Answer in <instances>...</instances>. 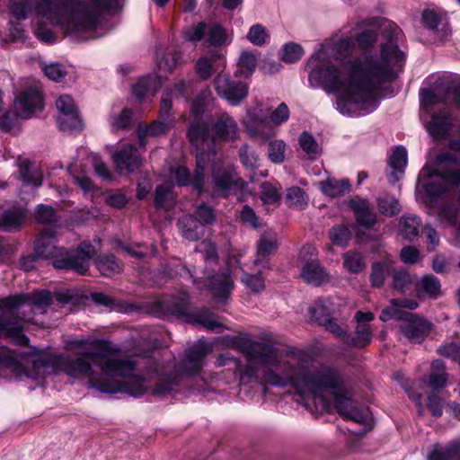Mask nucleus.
<instances>
[{"label":"nucleus","instance_id":"obj_1","mask_svg":"<svg viewBox=\"0 0 460 460\" xmlns=\"http://www.w3.org/2000/svg\"><path fill=\"white\" fill-rule=\"evenodd\" d=\"M231 346L241 351L247 359L243 366L241 361L229 353L221 354L217 358L218 367L231 371L241 381L245 378H258L261 367L273 366L279 373L272 369L264 371L261 383L278 387L291 385L303 398L311 395L315 403L319 402L323 410H329L331 401L323 395L329 392L337 412L346 420L365 423L367 415L347 396L341 374L335 368L323 366L308 370L296 358L288 361L279 359V349L269 340L256 341L249 338L237 336L231 340Z\"/></svg>","mask_w":460,"mask_h":460},{"label":"nucleus","instance_id":"obj_2","mask_svg":"<svg viewBox=\"0 0 460 460\" xmlns=\"http://www.w3.org/2000/svg\"><path fill=\"white\" fill-rule=\"evenodd\" d=\"M378 24L383 26L382 37L387 40L380 57H367L364 66L357 58L345 62L341 68L328 64L312 72L319 75L326 90L341 93L337 105L343 114L351 113L353 105L371 100L383 84L397 78L404 66V53L395 44L402 33L400 28L392 22Z\"/></svg>","mask_w":460,"mask_h":460},{"label":"nucleus","instance_id":"obj_3","mask_svg":"<svg viewBox=\"0 0 460 460\" xmlns=\"http://www.w3.org/2000/svg\"><path fill=\"white\" fill-rule=\"evenodd\" d=\"M66 349L75 354L71 356L45 355L32 362L38 375H46L51 371L63 370L71 376H84L89 378L91 387L102 393H125L132 396L143 395L147 391L145 379L134 376L126 381L102 379L93 376V366H97L106 374L128 376L140 364L137 359H119L112 358L119 349L103 339H76L66 345Z\"/></svg>","mask_w":460,"mask_h":460},{"label":"nucleus","instance_id":"obj_4","mask_svg":"<svg viewBox=\"0 0 460 460\" xmlns=\"http://www.w3.org/2000/svg\"><path fill=\"white\" fill-rule=\"evenodd\" d=\"M115 3L116 0H35L34 7L39 15L67 34L93 31L102 13Z\"/></svg>","mask_w":460,"mask_h":460},{"label":"nucleus","instance_id":"obj_5","mask_svg":"<svg viewBox=\"0 0 460 460\" xmlns=\"http://www.w3.org/2000/svg\"><path fill=\"white\" fill-rule=\"evenodd\" d=\"M52 302V294L44 289L0 298V333L27 346L29 338L22 332L23 323L33 320L35 309L44 313Z\"/></svg>","mask_w":460,"mask_h":460},{"label":"nucleus","instance_id":"obj_6","mask_svg":"<svg viewBox=\"0 0 460 460\" xmlns=\"http://www.w3.org/2000/svg\"><path fill=\"white\" fill-rule=\"evenodd\" d=\"M33 252L39 259H53V266L58 270H70L85 275L90 261L96 250L89 242H83L75 250H67L56 245V235L52 229L42 231L34 241Z\"/></svg>","mask_w":460,"mask_h":460},{"label":"nucleus","instance_id":"obj_7","mask_svg":"<svg viewBox=\"0 0 460 460\" xmlns=\"http://www.w3.org/2000/svg\"><path fill=\"white\" fill-rule=\"evenodd\" d=\"M189 85L184 81H179L171 88L164 91L159 109V118L153 121L149 126L138 125L137 137L139 146H146V137H159L166 134L175 123V119L170 114L173 99L184 98L188 100L190 97Z\"/></svg>","mask_w":460,"mask_h":460},{"label":"nucleus","instance_id":"obj_8","mask_svg":"<svg viewBox=\"0 0 460 460\" xmlns=\"http://www.w3.org/2000/svg\"><path fill=\"white\" fill-rule=\"evenodd\" d=\"M317 249L313 244H305L302 247L298 260L301 262V278L314 287H319L329 282V274L315 258Z\"/></svg>","mask_w":460,"mask_h":460},{"label":"nucleus","instance_id":"obj_9","mask_svg":"<svg viewBox=\"0 0 460 460\" xmlns=\"http://www.w3.org/2000/svg\"><path fill=\"white\" fill-rule=\"evenodd\" d=\"M213 191L222 198H228L233 193L242 190L244 181L230 166H215L212 170Z\"/></svg>","mask_w":460,"mask_h":460},{"label":"nucleus","instance_id":"obj_10","mask_svg":"<svg viewBox=\"0 0 460 460\" xmlns=\"http://www.w3.org/2000/svg\"><path fill=\"white\" fill-rule=\"evenodd\" d=\"M214 86L219 97L239 104L248 94V85L242 81L232 80L230 75L219 73L214 79Z\"/></svg>","mask_w":460,"mask_h":460},{"label":"nucleus","instance_id":"obj_11","mask_svg":"<svg viewBox=\"0 0 460 460\" xmlns=\"http://www.w3.org/2000/svg\"><path fill=\"white\" fill-rule=\"evenodd\" d=\"M399 329L409 341L420 344L430 333L432 323L422 316L409 312L404 320L400 323Z\"/></svg>","mask_w":460,"mask_h":460},{"label":"nucleus","instance_id":"obj_12","mask_svg":"<svg viewBox=\"0 0 460 460\" xmlns=\"http://www.w3.org/2000/svg\"><path fill=\"white\" fill-rule=\"evenodd\" d=\"M143 359L145 370L149 374L155 373L157 376L158 382L153 389L154 395L164 396L179 385V376L177 374L164 372L159 364L149 355L145 356Z\"/></svg>","mask_w":460,"mask_h":460},{"label":"nucleus","instance_id":"obj_13","mask_svg":"<svg viewBox=\"0 0 460 460\" xmlns=\"http://www.w3.org/2000/svg\"><path fill=\"white\" fill-rule=\"evenodd\" d=\"M56 106L61 113L58 119V127L61 130L82 129L83 121L79 116L78 109L70 95H61L57 100Z\"/></svg>","mask_w":460,"mask_h":460},{"label":"nucleus","instance_id":"obj_14","mask_svg":"<svg viewBox=\"0 0 460 460\" xmlns=\"http://www.w3.org/2000/svg\"><path fill=\"white\" fill-rule=\"evenodd\" d=\"M211 351L212 346L205 342L195 344L189 348L185 352V358L181 365L182 374H199L202 369L205 358Z\"/></svg>","mask_w":460,"mask_h":460},{"label":"nucleus","instance_id":"obj_15","mask_svg":"<svg viewBox=\"0 0 460 460\" xmlns=\"http://www.w3.org/2000/svg\"><path fill=\"white\" fill-rule=\"evenodd\" d=\"M42 94L36 88H29L22 92L14 102V108L18 115L22 119H28L32 114L42 109Z\"/></svg>","mask_w":460,"mask_h":460},{"label":"nucleus","instance_id":"obj_16","mask_svg":"<svg viewBox=\"0 0 460 460\" xmlns=\"http://www.w3.org/2000/svg\"><path fill=\"white\" fill-rule=\"evenodd\" d=\"M113 160L120 172L123 171L133 172L141 165V158L138 150L132 145H127L119 151L114 153Z\"/></svg>","mask_w":460,"mask_h":460},{"label":"nucleus","instance_id":"obj_17","mask_svg":"<svg viewBox=\"0 0 460 460\" xmlns=\"http://www.w3.org/2000/svg\"><path fill=\"white\" fill-rule=\"evenodd\" d=\"M187 137L190 143L196 148H208L211 150L215 143V137L209 135L208 125L199 120L190 124Z\"/></svg>","mask_w":460,"mask_h":460},{"label":"nucleus","instance_id":"obj_18","mask_svg":"<svg viewBox=\"0 0 460 460\" xmlns=\"http://www.w3.org/2000/svg\"><path fill=\"white\" fill-rule=\"evenodd\" d=\"M454 127L452 114L449 111L443 110L435 112L429 123L428 130L435 138H446L449 136Z\"/></svg>","mask_w":460,"mask_h":460},{"label":"nucleus","instance_id":"obj_19","mask_svg":"<svg viewBox=\"0 0 460 460\" xmlns=\"http://www.w3.org/2000/svg\"><path fill=\"white\" fill-rule=\"evenodd\" d=\"M215 137L222 141H234L238 137V126L235 120L226 113L220 114L213 123Z\"/></svg>","mask_w":460,"mask_h":460},{"label":"nucleus","instance_id":"obj_20","mask_svg":"<svg viewBox=\"0 0 460 460\" xmlns=\"http://www.w3.org/2000/svg\"><path fill=\"white\" fill-rule=\"evenodd\" d=\"M349 207L353 210L357 223L367 229H372L376 223V214L367 199H351Z\"/></svg>","mask_w":460,"mask_h":460},{"label":"nucleus","instance_id":"obj_21","mask_svg":"<svg viewBox=\"0 0 460 460\" xmlns=\"http://www.w3.org/2000/svg\"><path fill=\"white\" fill-rule=\"evenodd\" d=\"M166 313L175 315L178 318H183L187 322L191 313H189V295L185 291L179 292L170 298L160 302Z\"/></svg>","mask_w":460,"mask_h":460},{"label":"nucleus","instance_id":"obj_22","mask_svg":"<svg viewBox=\"0 0 460 460\" xmlns=\"http://www.w3.org/2000/svg\"><path fill=\"white\" fill-rule=\"evenodd\" d=\"M415 291L419 298L437 299L441 296V284L436 276L427 274L416 282Z\"/></svg>","mask_w":460,"mask_h":460},{"label":"nucleus","instance_id":"obj_23","mask_svg":"<svg viewBox=\"0 0 460 460\" xmlns=\"http://www.w3.org/2000/svg\"><path fill=\"white\" fill-rule=\"evenodd\" d=\"M208 286L215 297L226 298L234 288V283L228 273L222 272L208 277Z\"/></svg>","mask_w":460,"mask_h":460},{"label":"nucleus","instance_id":"obj_24","mask_svg":"<svg viewBox=\"0 0 460 460\" xmlns=\"http://www.w3.org/2000/svg\"><path fill=\"white\" fill-rule=\"evenodd\" d=\"M322 192L331 198H337L350 191V183L345 179L329 177L319 182Z\"/></svg>","mask_w":460,"mask_h":460},{"label":"nucleus","instance_id":"obj_25","mask_svg":"<svg viewBox=\"0 0 460 460\" xmlns=\"http://www.w3.org/2000/svg\"><path fill=\"white\" fill-rule=\"evenodd\" d=\"M289 114L290 111L288 105L285 102H282L270 112L269 117L255 116L252 118V122L258 127H265L269 123L279 126L288 119Z\"/></svg>","mask_w":460,"mask_h":460},{"label":"nucleus","instance_id":"obj_26","mask_svg":"<svg viewBox=\"0 0 460 460\" xmlns=\"http://www.w3.org/2000/svg\"><path fill=\"white\" fill-rule=\"evenodd\" d=\"M429 459L460 460V440L452 441L445 447H441L438 444H435L429 456Z\"/></svg>","mask_w":460,"mask_h":460},{"label":"nucleus","instance_id":"obj_27","mask_svg":"<svg viewBox=\"0 0 460 460\" xmlns=\"http://www.w3.org/2000/svg\"><path fill=\"white\" fill-rule=\"evenodd\" d=\"M197 155H196V171L194 173V190L197 191L199 195L202 194L204 191V179H205V169L207 167L209 155L206 152L208 150V148H196Z\"/></svg>","mask_w":460,"mask_h":460},{"label":"nucleus","instance_id":"obj_28","mask_svg":"<svg viewBox=\"0 0 460 460\" xmlns=\"http://www.w3.org/2000/svg\"><path fill=\"white\" fill-rule=\"evenodd\" d=\"M94 263L100 273L104 277L111 278L123 270V264L112 254L99 256Z\"/></svg>","mask_w":460,"mask_h":460},{"label":"nucleus","instance_id":"obj_29","mask_svg":"<svg viewBox=\"0 0 460 460\" xmlns=\"http://www.w3.org/2000/svg\"><path fill=\"white\" fill-rule=\"evenodd\" d=\"M187 322L201 325L209 331L223 328V324L219 323L217 316L207 309H201L195 313H191Z\"/></svg>","mask_w":460,"mask_h":460},{"label":"nucleus","instance_id":"obj_30","mask_svg":"<svg viewBox=\"0 0 460 460\" xmlns=\"http://www.w3.org/2000/svg\"><path fill=\"white\" fill-rule=\"evenodd\" d=\"M181 235L190 241H197L203 235L199 226V222L191 215H185L178 220Z\"/></svg>","mask_w":460,"mask_h":460},{"label":"nucleus","instance_id":"obj_31","mask_svg":"<svg viewBox=\"0 0 460 460\" xmlns=\"http://www.w3.org/2000/svg\"><path fill=\"white\" fill-rule=\"evenodd\" d=\"M175 199L173 186L171 184L158 185L155 191L154 205L157 209H169Z\"/></svg>","mask_w":460,"mask_h":460},{"label":"nucleus","instance_id":"obj_32","mask_svg":"<svg viewBox=\"0 0 460 460\" xmlns=\"http://www.w3.org/2000/svg\"><path fill=\"white\" fill-rule=\"evenodd\" d=\"M307 193L297 186H292L287 190L285 195V203L290 208L302 210L308 205Z\"/></svg>","mask_w":460,"mask_h":460},{"label":"nucleus","instance_id":"obj_33","mask_svg":"<svg viewBox=\"0 0 460 460\" xmlns=\"http://www.w3.org/2000/svg\"><path fill=\"white\" fill-rule=\"evenodd\" d=\"M392 262L390 261L374 262L371 266L370 282L374 288H380L384 285L387 275H392Z\"/></svg>","mask_w":460,"mask_h":460},{"label":"nucleus","instance_id":"obj_34","mask_svg":"<svg viewBox=\"0 0 460 460\" xmlns=\"http://www.w3.org/2000/svg\"><path fill=\"white\" fill-rule=\"evenodd\" d=\"M19 168L20 175L24 183L31 184L34 187H40L42 184V172L29 161L24 160L21 162Z\"/></svg>","mask_w":460,"mask_h":460},{"label":"nucleus","instance_id":"obj_35","mask_svg":"<svg viewBox=\"0 0 460 460\" xmlns=\"http://www.w3.org/2000/svg\"><path fill=\"white\" fill-rule=\"evenodd\" d=\"M25 213L21 209H10L4 212L0 218V228L4 231L18 229L23 224Z\"/></svg>","mask_w":460,"mask_h":460},{"label":"nucleus","instance_id":"obj_36","mask_svg":"<svg viewBox=\"0 0 460 460\" xmlns=\"http://www.w3.org/2000/svg\"><path fill=\"white\" fill-rule=\"evenodd\" d=\"M420 226L421 221L416 216L407 215L402 217L400 219L401 233L402 236L409 241H412L419 235Z\"/></svg>","mask_w":460,"mask_h":460},{"label":"nucleus","instance_id":"obj_37","mask_svg":"<svg viewBox=\"0 0 460 460\" xmlns=\"http://www.w3.org/2000/svg\"><path fill=\"white\" fill-rule=\"evenodd\" d=\"M421 103L425 107L433 106L447 101L446 85H437L435 89H423L420 92Z\"/></svg>","mask_w":460,"mask_h":460},{"label":"nucleus","instance_id":"obj_38","mask_svg":"<svg viewBox=\"0 0 460 460\" xmlns=\"http://www.w3.org/2000/svg\"><path fill=\"white\" fill-rule=\"evenodd\" d=\"M278 249V242L275 234H264L257 243V259L255 263L269 257Z\"/></svg>","mask_w":460,"mask_h":460},{"label":"nucleus","instance_id":"obj_39","mask_svg":"<svg viewBox=\"0 0 460 460\" xmlns=\"http://www.w3.org/2000/svg\"><path fill=\"white\" fill-rule=\"evenodd\" d=\"M431 370L429 376V385L435 390L444 387L447 381L445 363L440 359L434 360L431 364Z\"/></svg>","mask_w":460,"mask_h":460},{"label":"nucleus","instance_id":"obj_40","mask_svg":"<svg viewBox=\"0 0 460 460\" xmlns=\"http://www.w3.org/2000/svg\"><path fill=\"white\" fill-rule=\"evenodd\" d=\"M376 203L380 213L385 216L393 217L401 211L399 201L394 196L384 194L377 198Z\"/></svg>","mask_w":460,"mask_h":460},{"label":"nucleus","instance_id":"obj_41","mask_svg":"<svg viewBox=\"0 0 460 460\" xmlns=\"http://www.w3.org/2000/svg\"><path fill=\"white\" fill-rule=\"evenodd\" d=\"M372 330L368 323H358L356 327V336H351L349 346L356 348H364L371 342Z\"/></svg>","mask_w":460,"mask_h":460},{"label":"nucleus","instance_id":"obj_42","mask_svg":"<svg viewBox=\"0 0 460 460\" xmlns=\"http://www.w3.org/2000/svg\"><path fill=\"white\" fill-rule=\"evenodd\" d=\"M0 368H7L19 373L22 369V366L15 352L2 347L0 348Z\"/></svg>","mask_w":460,"mask_h":460},{"label":"nucleus","instance_id":"obj_43","mask_svg":"<svg viewBox=\"0 0 460 460\" xmlns=\"http://www.w3.org/2000/svg\"><path fill=\"white\" fill-rule=\"evenodd\" d=\"M393 288L401 292H405L412 284L413 279L411 274L402 268L392 270Z\"/></svg>","mask_w":460,"mask_h":460},{"label":"nucleus","instance_id":"obj_44","mask_svg":"<svg viewBox=\"0 0 460 460\" xmlns=\"http://www.w3.org/2000/svg\"><path fill=\"white\" fill-rule=\"evenodd\" d=\"M237 66V72L244 77H249L257 66L256 56L252 52H242Z\"/></svg>","mask_w":460,"mask_h":460},{"label":"nucleus","instance_id":"obj_45","mask_svg":"<svg viewBox=\"0 0 460 460\" xmlns=\"http://www.w3.org/2000/svg\"><path fill=\"white\" fill-rule=\"evenodd\" d=\"M155 82L150 77H142L140 78L132 87V93L138 99H143L149 93H154L155 92Z\"/></svg>","mask_w":460,"mask_h":460},{"label":"nucleus","instance_id":"obj_46","mask_svg":"<svg viewBox=\"0 0 460 460\" xmlns=\"http://www.w3.org/2000/svg\"><path fill=\"white\" fill-rule=\"evenodd\" d=\"M321 326H323L326 331L332 333L335 337L339 338L344 344L349 346L351 341V335L338 324L333 318L328 320L327 318L321 319Z\"/></svg>","mask_w":460,"mask_h":460},{"label":"nucleus","instance_id":"obj_47","mask_svg":"<svg viewBox=\"0 0 460 460\" xmlns=\"http://www.w3.org/2000/svg\"><path fill=\"white\" fill-rule=\"evenodd\" d=\"M343 266L350 273L356 274L362 271L366 265L360 253L348 252L344 254Z\"/></svg>","mask_w":460,"mask_h":460},{"label":"nucleus","instance_id":"obj_48","mask_svg":"<svg viewBox=\"0 0 460 460\" xmlns=\"http://www.w3.org/2000/svg\"><path fill=\"white\" fill-rule=\"evenodd\" d=\"M35 219L40 224L52 225L58 220L56 210L48 205H39L35 210Z\"/></svg>","mask_w":460,"mask_h":460},{"label":"nucleus","instance_id":"obj_49","mask_svg":"<svg viewBox=\"0 0 460 460\" xmlns=\"http://www.w3.org/2000/svg\"><path fill=\"white\" fill-rule=\"evenodd\" d=\"M332 242L339 246H346L350 240L351 233L346 226H333L329 233Z\"/></svg>","mask_w":460,"mask_h":460},{"label":"nucleus","instance_id":"obj_50","mask_svg":"<svg viewBox=\"0 0 460 460\" xmlns=\"http://www.w3.org/2000/svg\"><path fill=\"white\" fill-rule=\"evenodd\" d=\"M279 189L270 182H262L261 184V199L266 204H274L280 199Z\"/></svg>","mask_w":460,"mask_h":460},{"label":"nucleus","instance_id":"obj_51","mask_svg":"<svg viewBox=\"0 0 460 460\" xmlns=\"http://www.w3.org/2000/svg\"><path fill=\"white\" fill-rule=\"evenodd\" d=\"M355 50V42L351 39H341L334 44V52L337 59L350 57Z\"/></svg>","mask_w":460,"mask_h":460},{"label":"nucleus","instance_id":"obj_52","mask_svg":"<svg viewBox=\"0 0 460 460\" xmlns=\"http://www.w3.org/2000/svg\"><path fill=\"white\" fill-rule=\"evenodd\" d=\"M408 314L409 312L402 310V308H400L398 305H394L391 302L390 306H386L382 310L379 315V319L383 322H387L392 319H395L399 320L402 323L406 317V314Z\"/></svg>","mask_w":460,"mask_h":460},{"label":"nucleus","instance_id":"obj_53","mask_svg":"<svg viewBox=\"0 0 460 460\" xmlns=\"http://www.w3.org/2000/svg\"><path fill=\"white\" fill-rule=\"evenodd\" d=\"M407 163V152L402 146H397L389 158L390 166L397 172H402Z\"/></svg>","mask_w":460,"mask_h":460},{"label":"nucleus","instance_id":"obj_54","mask_svg":"<svg viewBox=\"0 0 460 460\" xmlns=\"http://www.w3.org/2000/svg\"><path fill=\"white\" fill-rule=\"evenodd\" d=\"M304 54L302 47L298 44L290 42L284 46L282 60L287 63L298 61Z\"/></svg>","mask_w":460,"mask_h":460},{"label":"nucleus","instance_id":"obj_55","mask_svg":"<svg viewBox=\"0 0 460 460\" xmlns=\"http://www.w3.org/2000/svg\"><path fill=\"white\" fill-rule=\"evenodd\" d=\"M241 279L245 286L254 292H259L265 288L261 270H258L254 275L244 272Z\"/></svg>","mask_w":460,"mask_h":460},{"label":"nucleus","instance_id":"obj_56","mask_svg":"<svg viewBox=\"0 0 460 460\" xmlns=\"http://www.w3.org/2000/svg\"><path fill=\"white\" fill-rule=\"evenodd\" d=\"M286 145L281 140H274L270 142L268 152L270 159L276 164L282 163L285 158Z\"/></svg>","mask_w":460,"mask_h":460},{"label":"nucleus","instance_id":"obj_57","mask_svg":"<svg viewBox=\"0 0 460 460\" xmlns=\"http://www.w3.org/2000/svg\"><path fill=\"white\" fill-rule=\"evenodd\" d=\"M208 29L204 22H199L196 26L189 27L183 31V38L188 41H199L203 39Z\"/></svg>","mask_w":460,"mask_h":460},{"label":"nucleus","instance_id":"obj_58","mask_svg":"<svg viewBox=\"0 0 460 460\" xmlns=\"http://www.w3.org/2000/svg\"><path fill=\"white\" fill-rule=\"evenodd\" d=\"M208 40L210 45L219 46L225 43L226 32L223 27L214 24L207 29Z\"/></svg>","mask_w":460,"mask_h":460},{"label":"nucleus","instance_id":"obj_59","mask_svg":"<svg viewBox=\"0 0 460 460\" xmlns=\"http://www.w3.org/2000/svg\"><path fill=\"white\" fill-rule=\"evenodd\" d=\"M195 214L197 221L201 225H211L216 220L215 210L204 203L198 206Z\"/></svg>","mask_w":460,"mask_h":460},{"label":"nucleus","instance_id":"obj_60","mask_svg":"<svg viewBox=\"0 0 460 460\" xmlns=\"http://www.w3.org/2000/svg\"><path fill=\"white\" fill-rule=\"evenodd\" d=\"M175 181L179 186H192L194 189V175L190 176V171L186 166L181 165L172 171Z\"/></svg>","mask_w":460,"mask_h":460},{"label":"nucleus","instance_id":"obj_61","mask_svg":"<svg viewBox=\"0 0 460 460\" xmlns=\"http://www.w3.org/2000/svg\"><path fill=\"white\" fill-rule=\"evenodd\" d=\"M299 145L303 151L308 155H317L320 153L319 146L314 137L307 132H303L299 137Z\"/></svg>","mask_w":460,"mask_h":460},{"label":"nucleus","instance_id":"obj_62","mask_svg":"<svg viewBox=\"0 0 460 460\" xmlns=\"http://www.w3.org/2000/svg\"><path fill=\"white\" fill-rule=\"evenodd\" d=\"M240 220L243 224L252 228H259L261 226L259 217L254 210L248 205L243 206L240 211Z\"/></svg>","mask_w":460,"mask_h":460},{"label":"nucleus","instance_id":"obj_63","mask_svg":"<svg viewBox=\"0 0 460 460\" xmlns=\"http://www.w3.org/2000/svg\"><path fill=\"white\" fill-rule=\"evenodd\" d=\"M268 34L266 32L265 28L261 24H255L251 27L247 39L250 42L254 45L261 46L265 43Z\"/></svg>","mask_w":460,"mask_h":460},{"label":"nucleus","instance_id":"obj_64","mask_svg":"<svg viewBox=\"0 0 460 460\" xmlns=\"http://www.w3.org/2000/svg\"><path fill=\"white\" fill-rule=\"evenodd\" d=\"M356 40L361 49L367 50L375 45L377 40V34L374 31L366 30L357 36Z\"/></svg>","mask_w":460,"mask_h":460}]
</instances>
